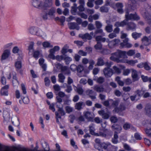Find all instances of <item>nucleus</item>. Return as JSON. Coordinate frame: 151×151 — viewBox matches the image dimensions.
I'll use <instances>...</instances> for the list:
<instances>
[{
  "mask_svg": "<svg viewBox=\"0 0 151 151\" xmlns=\"http://www.w3.org/2000/svg\"><path fill=\"white\" fill-rule=\"evenodd\" d=\"M126 51L118 50L116 52L112 54V55L110 57V59L117 63L123 62L124 61L122 60H119V59L122 58H125L126 57L127 58V57L126 55Z\"/></svg>",
  "mask_w": 151,
  "mask_h": 151,
  "instance_id": "nucleus-1",
  "label": "nucleus"
},
{
  "mask_svg": "<svg viewBox=\"0 0 151 151\" xmlns=\"http://www.w3.org/2000/svg\"><path fill=\"white\" fill-rule=\"evenodd\" d=\"M126 19L125 20H127V22H128L129 20H138L140 19L139 17L137 14H129L128 12H127L125 15Z\"/></svg>",
  "mask_w": 151,
  "mask_h": 151,
  "instance_id": "nucleus-2",
  "label": "nucleus"
},
{
  "mask_svg": "<svg viewBox=\"0 0 151 151\" xmlns=\"http://www.w3.org/2000/svg\"><path fill=\"white\" fill-rule=\"evenodd\" d=\"M82 62L84 65L87 64L88 63L89 64V65L88 69L89 70H91L93 68V65L95 64V61L92 59H90L89 60L88 59L84 58L82 60Z\"/></svg>",
  "mask_w": 151,
  "mask_h": 151,
  "instance_id": "nucleus-3",
  "label": "nucleus"
},
{
  "mask_svg": "<svg viewBox=\"0 0 151 151\" xmlns=\"http://www.w3.org/2000/svg\"><path fill=\"white\" fill-rule=\"evenodd\" d=\"M84 67L82 65H79L77 66V75L79 77H81L84 76V74L82 73V72L84 71L85 73H89V71L84 70Z\"/></svg>",
  "mask_w": 151,
  "mask_h": 151,
  "instance_id": "nucleus-4",
  "label": "nucleus"
},
{
  "mask_svg": "<svg viewBox=\"0 0 151 151\" xmlns=\"http://www.w3.org/2000/svg\"><path fill=\"white\" fill-rule=\"evenodd\" d=\"M125 25H126V29L127 31H135L136 29V24L133 22H127V24Z\"/></svg>",
  "mask_w": 151,
  "mask_h": 151,
  "instance_id": "nucleus-5",
  "label": "nucleus"
},
{
  "mask_svg": "<svg viewBox=\"0 0 151 151\" xmlns=\"http://www.w3.org/2000/svg\"><path fill=\"white\" fill-rule=\"evenodd\" d=\"M144 17L146 20L147 21L149 24L151 26V8L145 13Z\"/></svg>",
  "mask_w": 151,
  "mask_h": 151,
  "instance_id": "nucleus-6",
  "label": "nucleus"
},
{
  "mask_svg": "<svg viewBox=\"0 0 151 151\" xmlns=\"http://www.w3.org/2000/svg\"><path fill=\"white\" fill-rule=\"evenodd\" d=\"M128 38H125L122 42L120 43V48H122L124 47H127L128 48H130L132 46V45L128 42Z\"/></svg>",
  "mask_w": 151,
  "mask_h": 151,
  "instance_id": "nucleus-7",
  "label": "nucleus"
},
{
  "mask_svg": "<svg viewBox=\"0 0 151 151\" xmlns=\"http://www.w3.org/2000/svg\"><path fill=\"white\" fill-rule=\"evenodd\" d=\"M32 4L34 7L38 9L42 8L43 5V3L41 1L38 0H33Z\"/></svg>",
  "mask_w": 151,
  "mask_h": 151,
  "instance_id": "nucleus-8",
  "label": "nucleus"
},
{
  "mask_svg": "<svg viewBox=\"0 0 151 151\" xmlns=\"http://www.w3.org/2000/svg\"><path fill=\"white\" fill-rule=\"evenodd\" d=\"M111 128L114 131V134H118L120 133L122 130V127L118 124H113L111 127Z\"/></svg>",
  "mask_w": 151,
  "mask_h": 151,
  "instance_id": "nucleus-9",
  "label": "nucleus"
},
{
  "mask_svg": "<svg viewBox=\"0 0 151 151\" xmlns=\"http://www.w3.org/2000/svg\"><path fill=\"white\" fill-rule=\"evenodd\" d=\"M104 73L105 76L107 78L110 77L114 73L113 70L109 68H105L104 70Z\"/></svg>",
  "mask_w": 151,
  "mask_h": 151,
  "instance_id": "nucleus-10",
  "label": "nucleus"
},
{
  "mask_svg": "<svg viewBox=\"0 0 151 151\" xmlns=\"http://www.w3.org/2000/svg\"><path fill=\"white\" fill-rule=\"evenodd\" d=\"M139 1H144L146 0H138ZM129 5L131 9L133 10L136 9V2L135 0H129Z\"/></svg>",
  "mask_w": 151,
  "mask_h": 151,
  "instance_id": "nucleus-11",
  "label": "nucleus"
},
{
  "mask_svg": "<svg viewBox=\"0 0 151 151\" xmlns=\"http://www.w3.org/2000/svg\"><path fill=\"white\" fill-rule=\"evenodd\" d=\"M84 116L88 121H93V116L91 112L86 111L84 112Z\"/></svg>",
  "mask_w": 151,
  "mask_h": 151,
  "instance_id": "nucleus-12",
  "label": "nucleus"
},
{
  "mask_svg": "<svg viewBox=\"0 0 151 151\" xmlns=\"http://www.w3.org/2000/svg\"><path fill=\"white\" fill-rule=\"evenodd\" d=\"M69 28L70 29H76L78 30L80 29V27L75 22L69 23L68 24Z\"/></svg>",
  "mask_w": 151,
  "mask_h": 151,
  "instance_id": "nucleus-13",
  "label": "nucleus"
},
{
  "mask_svg": "<svg viewBox=\"0 0 151 151\" xmlns=\"http://www.w3.org/2000/svg\"><path fill=\"white\" fill-rule=\"evenodd\" d=\"M132 78L133 81H135L139 79V77L137 74V71L133 69H132Z\"/></svg>",
  "mask_w": 151,
  "mask_h": 151,
  "instance_id": "nucleus-14",
  "label": "nucleus"
},
{
  "mask_svg": "<svg viewBox=\"0 0 151 151\" xmlns=\"http://www.w3.org/2000/svg\"><path fill=\"white\" fill-rule=\"evenodd\" d=\"M93 32H90V34L88 33H86L82 35L81 37L83 39H86L88 40H91L92 38V36H93Z\"/></svg>",
  "mask_w": 151,
  "mask_h": 151,
  "instance_id": "nucleus-15",
  "label": "nucleus"
},
{
  "mask_svg": "<svg viewBox=\"0 0 151 151\" xmlns=\"http://www.w3.org/2000/svg\"><path fill=\"white\" fill-rule=\"evenodd\" d=\"M86 93V94L89 96L91 99L93 100L96 99V95H93L94 93V91L92 90L88 89L87 90Z\"/></svg>",
  "mask_w": 151,
  "mask_h": 151,
  "instance_id": "nucleus-16",
  "label": "nucleus"
},
{
  "mask_svg": "<svg viewBox=\"0 0 151 151\" xmlns=\"http://www.w3.org/2000/svg\"><path fill=\"white\" fill-rule=\"evenodd\" d=\"M93 89L98 93H102L104 91V89L102 86L96 85L93 87Z\"/></svg>",
  "mask_w": 151,
  "mask_h": 151,
  "instance_id": "nucleus-17",
  "label": "nucleus"
},
{
  "mask_svg": "<svg viewBox=\"0 0 151 151\" xmlns=\"http://www.w3.org/2000/svg\"><path fill=\"white\" fill-rule=\"evenodd\" d=\"M10 51L9 50H4L1 55V60L2 61L7 59L10 55Z\"/></svg>",
  "mask_w": 151,
  "mask_h": 151,
  "instance_id": "nucleus-18",
  "label": "nucleus"
},
{
  "mask_svg": "<svg viewBox=\"0 0 151 151\" xmlns=\"http://www.w3.org/2000/svg\"><path fill=\"white\" fill-rule=\"evenodd\" d=\"M145 109L146 114L149 116L151 117V105H147Z\"/></svg>",
  "mask_w": 151,
  "mask_h": 151,
  "instance_id": "nucleus-19",
  "label": "nucleus"
},
{
  "mask_svg": "<svg viewBox=\"0 0 151 151\" xmlns=\"http://www.w3.org/2000/svg\"><path fill=\"white\" fill-rule=\"evenodd\" d=\"M142 44L145 46L149 45L150 44L149 39L146 36H144L142 39Z\"/></svg>",
  "mask_w": 151,
  "mask_h": 151,
  "instance_id": "nucleus-20",
  "label": "nucleus"
},
{
  "mask_svg": "<svg viewBox=\"0 0 151 151\" xmlns=\"http://www.w3.org/2000/svg\"><path fill=\"white\" fill-rule=\"evenodd\" d=\"M61 72L65 75H69L70 73L68 68L66 66H64L62 68Z\"/></svg>",
  "mask_w": 151,
  "mask_h": 151,
  "instance_id": "nucleus-21",
  "label": "nucleus"
},
{
  "mask_svg": "<svg viewBox=\"0 0 151 151\" xmlns=\"http://www.w3.org/2000/svg\"><path fill=\"white\" fill-rule=\"evenodd\" d=\"M127 24V20H124L123 21L119 22H116L114 24V26L116 27H119L124 26L126 24Z\"/></svg>",
  "mask_w": 151,
  "mask_h": 151,
  "instance_id": "nucleus-22",
  "label": "nucleus"
},
{
  "mask_svg": "<svg viewBox=\"0 0 151 151\" xmlns=\"http://www.w3.org/2000/svg\"><path fill=\"white\" fill-rule=\"evenodd\" d=\"M29 31L30 33L32 34L35 35L36 34L37 35H40L38 33L37 28L35 27H30L29 29Z\"/></svg>",
  "mask_w": 151,
  "mask_h": 151,
  "instance_id": "nucleus-23",
  "label": "nucleus"
},
{
  "mask_svg": "<svg viewBox=\"0 0 151 151\" xmlns=\"http://www.w3.org/2000/svg\"><path fill=\"white\" fill-rule=\"evenodd\" d=\"M110 102L111 104V105L112 107H115L117 106L119 104V99H116L114 101L113 99H109Z\"/></svg>",
  "mask_w": 151,
  "mask_h": 151,
  "instance_id": "nucleus-24",
  "label": "nucleus"
},
{
  "mask_svg": "<svg viewBox=\"0 0 151 151\" xmlns=\"http://www.w3.org/2000/svg\"><path fill=\"white\" fill-rule=\"evenodd\" d=\"M60 105H56V107L58 108L57 112H58L59 114L61 117L62 116H64L65 114V112L64 111L62 107H60Z\"/></svg>",
  "mask_w": 151,
  "mask_h": 151,
  "instance_id": "nucleus-25",
  "label": "nucleus"
},
{
  "mask_svg": "<svg viewBox=\"0 0 151 151\" xmlns=\"http://www.w3.org/2000/svg\"><path fill=\"white\" fill-rule=\"evenodd\" d=\"M83 105L85 106L84 103L83 102H79L75 104V108L78 110H80L82 108V106Z\"/></svg>",
  "mask_w": 151,
  "mask_h": 151,
  "instance_id": "nucleus-26",
  "label": "nucleus"
},
{
  "mask_svg": "<svg viewBox=\"0 0 151 151\" xmlns=\"http://www.w3.org/2000/svg\"><path fill=\"white\" fill-rule=\"evenodd\" d=\"M96 64L98 66H102L104 65V62L103 58L101 57L98 58Z\"/></svg>",
  "mask_w": 151,
  "mask_h": 151,
  "instance_id": "nucleus-27",
  "label": "nucleus"
},
{
  "mask_svg": "<svg viewBox=\"0 0 151 151\" xmlns=\"http://www.w3.org/2000/svg\"><path fill=\"white\" fill-rule=\"evenodd\" d=\"M58 77L59 78L58 81L61 83H63L65 79V77L63 73H59L58 75Z\"/></svg>",
  "mask_w": 151,
  "mask_h": 151,
  "instance_id": "nucleus-28",
  "label": "nucleus"
},
{
  "mask_svg": "<svg viewBox=\"0 0 151 151\" xmlns=\"http://www.w3.org/2000/svg\"><path fill=\"white\" fill-rule=\"evenodd\" d=\"M137 62L138 61L137 60H126V61H124L123 62L126 63L130 65H133L135 64V63H137Z\"/></svg>",
  "mask_w": 151,
  "mask_h": 151,
  "instance_id": "nucleus-29",
  "label": "nucleus"
},
{
  "mask_svg": "<svg viewBox=\"0 0 151 151\" xmlns=\"http://www.w3.org/2000/svg\"><path fill=\"white\" fill-rule=\"evenodd\" d=\"M107 5H105L101 7L100 9V12H108L109 9L106 6Z\"/></svg>",
  "mask_w": 151,
  "mask_h": 151,
  "instance_id": "nucleus-30",
  "label": "nucleus"
},
{
  "mask_svg": "<svg viewBox=\"0 0 151 151\" xmlns=\"http://www.w3.org/2000/svg\"><path fill=\"white\" fill-rule=\"evenodd\" d=\"M69 46L67 45H65L63 47L61 52L63 55H65V54L67 52V50Z\"/></svg>",
  "mask_w": 151,
  "mask_h": 151,
  "instance_id": "nucleus-31",
  "label": "nucleus"
},
{
  "mask_svg": "<svg viewBox=\"0 0 151 151\" xmlns=\"http://www.w3.org/2000/svg\"><path fill=\"white\" fill-rule=\"evenodd\" d=\"M142 33H137L136 32H134L132 33V37L135 40H136L137 38L140 37Z\"/></svg>",
  "mask_w": 151,
  "mask_h": 151,
  "instance_id": "nucleus-32",
  "label": "nucleus"
},
{
  "mask_svg": "<svg viewBox=\"0 0 151 151\" xmlns=\"http://www.w3.org/2000/svg\"><path fill=\"white\" fill-rule=\"evenodd\" d=\"M95 39L96 41H101L103 42H105L106 40V38L102 37L101 36H97L95 37Z\"/></svg>",
  "mask_w": 151,
  "mask_h": 151,
  "instance_id": "nucleus-33",
  "label": "nucleus"
},
{
  "mask_svg": "<svg viewBox=\"0 0 151 151\" xmlns=\"http://www.w3.org/2000/svg\"><path fill=\"white\" fill-rule=\"evenodd\" d=\"M113 70L114 73H117L119 74L121 73V70L120 69L117 67L116 66H114L113 67Z\"/></svg>",
  "mask_w": 151,
  "mask_h": 151,
  "instance_id": "nucleus-34",
  "label": "nucleus"
},
{
  "mask_svg": "<svg viewBox=\"0 0 151 151\" xmlns=\"http://www.w3.org/2000/svg\"><path fill=\"white\" fill-rule=\"evenodd\" d=\"M118 136L116 134H114V137L112 139V142L114 144H116L118 142Z\"/></svg>",
  "mask_w": 151,
  "mask_h": 151,
  "instance_id": "nucleus-35",
  "label": "nucleus"
},
{
  "mask_svg": "<svg viewBox=\"0 0 151 151\" xmlns=\"http://www.w3.org/2000/svg\"><path fill=\"white\" fill-rule=\"evenodd\" d=\"M76 91L79 94L82 95L84 91L82 88L81 87H76Z\"/></svg>",
  "mask_w": 151,
  "mask_h": 151,
  "instance_id": "nucleus-36",
  "label": "nucleus"
},
{
  "mask_svg": "<svg viewBox=\"0 0 151 151\" xmlns=\"http://www.w3.org/2000/svg\"><path fill=\"white\" fill-rule=\"evenodd\" d=\"M3 117L5 120H7L9 119V114L7 111H3Z\"/></svg>",
  "mask_w": 151,
  "mask_h": 151,
  "instance_id": "nucleus-37",
  "label": "nucleus"
},
{
  "mask_svg": "<svg viewBox=\"0 0 151 151\" xmlns=\"http://www.w3.org/2000/svg\"><path fill=\"white\" fill-rule=\"evenodd\" d=\"M135 93L137 94L138 97L140 98L144 94V91L142 89L140 90H138L135 92Z\"/></svg>",
  "mask_w": 151,
  "mask_h": 151,
  "instance_id": "nucleus-38",
  "label": "nucleus"
},
{
  "mask_svg": "<svg viewBox=\"0 0 151 151\" xmlns=\"http://www.w3.org/2000/svg\"><path fill=\"white\" fill-rule=\"evenodd\" d=\"M113 25H106L105 29L108 32H111L113 31Z\"/></svg>",
  "mask_w": 151,
  "mask_h": 151,
  "instance_id": "nucleus-39",
  "label": "nucleus"
},
{
  "mask_svg": "<svg viewBox=\"0 0 151 151\" xmlns=\"http://www.w3.org/2000/svg\"><path fill=\"white\" fill-rule=\"evenodd\" d=\"M64 55V60L65 61L66 64H69V62L72 60V58L69 57H66L65 55Z\"/></svg>",
  "mask_w": 151,
  "mask_h": 151,
  "instance_id": "nucleus-40",
  "label": "nucleus"
},
{
  "mask_svg": "<svg viewBox=\"0 0 151 151\" xmlns=\"http://www.w3.org/2000/svg\"><path fill=\"white\" fill-rule=\"evenodd\" d=\"M135 53V52L134 50H130L126 52V54L129 56H131L133 55Z\"/></svg>",
  "mask_w": 151,
  "mask_h": 151,
  "instance_id": "nucleus-41",
  "label": "nucleus"
},
{
  "mask_svg": "<svg viewBox=\"0 0 151 151\" xmlns=\"http://www.w3.org/2000/svg\"><path fill=\"white\" fill-rule=\"evenodd\" d=\"M113 111L115 112L119 113V114L120 115L122 116H123L124 115L123 114V113H121L120 112L121 111L119 107H118L117 106L115 107L114 109L113 110Z\"/></svg>",
  "mask_w": 151,
  "mask_h": 151,
  "instance_id": "nucleus-42",
  "label": "nucleus"
},
{
  "mask_svg": "<svg viewBox=\"0 0 151 151\" xmlns=\"http://www.w3.org/2000/svg\"><path fill=\"white\" fill-rule=\"evenodd\" d=\"M15 66L16 68L18 69H20L21 68L22 65L21 61H18L15 62Z\"/></svg>",
  "mask_w": 151,
  "mask_h": 151,
  "instance_id": "nucleus-43",
  "label": "nucleus"
},
{
  "mask_svg": "<svg viewBox=\"0 0 151 151\" xmlns=\"http://www.w3.org/2000/svg\"><path fill=\"white\" fill-rule=\"evenodd\" d=\"M104 78L102 77H99L96 79L97 82L100 84L104 82Z\"/></svg>",
  "mask_w": 151,
  "mask_h": 151,
  "instance_id": "nucleus-44",
  "label": "nucleus"
},
{
  "mask_svg": "<svg viewBox=\"0 0 151 151\" xmlns=\"http://www.w3.org/2000/svg\"><path fill=\"white\" fill-rule=\"evenodd\" d=\"M111 122L112 123H115L117 122L118 120V118L115 116H112L110 118Z\"/></svg>",
  "mask_w": 151,
  "mask_h": 151,
  "instance_id": "nucleus-45",
  "label": "nucleus"
},
{
  "mask_svg": "<svg viewBox=\"0 0 151 151\" xmlns=\"http://www.w3.org/2000/svg\"><path fill=\"white\" fill-rule=\"evenodd\" d=\"M77 8L75 7H71V9L70 11V12L73 14L76 15L77 14H78V13L77 12Z\"/></svg>",
  "mask_w": 151,
  "mask_h": 151,
  "instance_id": "nucleus-46",
  "label": "nucleus"
},
{
  "mask_svg": "<svg viewBox=\"0 0 151 151\" xmlns=\"http://www.w3.org/2000/svg\"><path fill=\"white\" fill-rule=\"evenodd\" d=\"M95 35H96L98 34H100L102 35L103 36L104 35V33L103 32V30L101 29H98L96 30L94 32ZM95 36V35L94 36V37Z\"/></svg>",
  "mask_w": 151,
  "mask_h": 151,
  "instance_id": "nucleus-47",
  "label": "nucleus"
},
{
  "mask_svg": "<svg viewBox=\"0 0 151 151\" xmlns=\"http://www.w3.org/2000/svg\"><path fill=\"white\" fill-rule=\"evenodd\" d=\"M66 86V89L65 90V91L68 93H70L71 92L72 90L71 86L69 85H67L66 83H65Z\"/></svg>",
  "mask_w": 151,
  "mask_h": 151,
  "instance_id": "nucleus-48",
  "label": "nucleus"
},
{
  "mask_svg": "<svg viewBox=\"0 0 151 151\" xmlns=\"http://www.w3.org/2000/svg\"><path fill=\"white\" fill-rule=\"evenodd\" d=\"M55 12V10L54 8L52 7L49 10L48 14L50 16H53Z\"/></svg>",
  "mask_w": 151,
  "mask_h": 151,
  "instance_id": "nucleus-49",
  "label": "nucleus"
},
{
  "mask_svg": "<svg viewBox=\"0 0 151 151\" xmlns=\"http://www.w3.org/2000/svg\"><path fill=\"white\" fill-rule=\"evenodd\" d=\"M144 68L145 69L148 70H150L151 69V68L149 65V63L147 62L144 63Z\"/></svg>",
  "mask_w": 151,
  "mask_h": 151,
  "instance_id": "nucleus-50",
  "label": "nucleus"
},
{
  "mask_svg": "<svg viewBox=\"0 0 151 151\" xmlns=\"http://www.w3.org/2000/svg\"><path fill=\"white\" fill-rule=\"evenodd\" d=\"M52 4V0H46L45 2L46 6L50 7Z\"/></svg>",
  "mask_w": 151,
  "mask_h": 151,
  "instance_id": "nucleus-51",
  "label": "nucleus"
},
{
  "mask_svg": "<svg viewBox=\"0 0 151 151\" xmlns=\"http://www.w3.org/2000/svg\"><path fill=\"white\" fill-rule=\"evenodd\" d=\"M64 56L63 55H57L55 58V59H56L59 61H60L62 60H64Z\"/></svg>",
  "mask_w": 151,
  "mask_h": 151,
  "instance_id": "nucleus-52",
  "label": "nucleus"
},
{
  "mask_svg": "<svg viewBox=\"0 0 151 151\" xmlns=\"http://www.w3.org/2000/svg\"><path fill=\"white\" fill-rule=\"evenodd\" d=\"M1 95L7 96L8 95V90H6L3 88L1 89Z\"/></svg>",
  "mask_w": 151,
  "mask_h": 151,
  "instance_id": "nucleus-53",
  "label": "nucleus"
},
{
  "mask_svg": "<svg viewBox=\"0 0 151 151\" xmlns=\"http://www.w3.org/2000/svg\"><path fill=\"white\" fill-rule=\"evenodd\" d=\"M106 42H108V45L110 48H112L115 46L113 40L111 41H109V40H108L106 41Z\"/></svg>",
  "mask_w": 151,
  "mask_h": 151,
  "instance_id": "nucleus-54",
  "label": "nucleus"
},
{
  "mask_svg": "<svg viewBox=\"0 0 151 151\" xmlns=\"http://www.w3.org/2000/svg\"><path fill=\"white\" fill-rule=\"evenodd\" d=\"M42 45L43 47L45 48L52 47V46L51 45L50 43L48 42H44L42 43Z\"/></svg>",
  "mask_w": 151,
  "mask_h": 151,
  "instance_id": "nucleus-55",
  "label": "nucleus"
},
{
  "mask_svg": "<svg viewBox=\"0 0 151 151\" xmlns=\"http://www.w3.org/2000/svg\"><path fill=\"white\" fill-rule=\"evenodd\" d=\"M44 81L45 85L46 86H49L50 83V81L48 77H46L45 78Z\"/></svg>",
  "mask_w": 151,
  "mask_h": 151,
  "instance_id": "nucleus-56",
  "label": "nucleus"
},
{
  "mask_svg": "<svg viewBox=\"0 0 151 151\" xmlns=\"http://www.w3.org/2000/svg\"><path fill=\"white\" fill-rule=\"evenodd\" d=\"M145 132L148 136L151 137V128L145 129Z\"/></svg>",
  "mask_w": 151,
  "mask_h": 151,
  "instance_id": "nucleus-57",
  "label": "nucleus"
},
{
  "mask_svg": "<svg viewBox=\"0 0 151 151\" xmlns=\"http://www.w3.org/2000/svg\"><path fill=\"white\" fill-rule=\"evenodd\" d=\"M95 25L96 28L98 29H100L102 26V24L100 22L98 21H96Z\"/></svg>",
  "mask_w": 151,
  "mask_h": 151,
  "instance_id": "nucleus-58",
  "label": "nucleus"
},
{
  "mask_svg": "<svg viewBox=\"0 0 151 151\" xmlns=\"http://www.w3.org/2000/svg\"><path fill=\"white\" fill-rule=\"evenodd\" d=\"M78 14L82 18L86 19H87L88 17V16L85 13H78Z\"/></svg>",
  "mask_w": 151,
  "mask_h": 151,
  "instance_id": "nucleus-59",
  "label": "nucleus"
},
{
  "mask_svg": "<svg viewBox=\"0 0 151 151\" xmlns=\"http://www.w3.org/2000/svg\"><path fill=\"white\" fill-rule=\"evenodd\" d=\"M95 49L97 50H100L102 48V45L101 43L98 42L97 44L94 46Z\"/></svg>",
  "mask_w": 151,
  "mask_h": 151,
  "instance_id": "nucleus-60",
  "label": "nucleus"
},
{
  "mask_svg": "<svg viewBox=\"0 0 151 151\" xmlns=\"http://www.w3.org/2000/svg\"><path fill=\"white\" fill-rule=\"evenodd\" d=\"M55 115L56 116V119L57 122L58 124L60 123L58 119H61V116L59 114L58 112H55Z\"/></svg>",
  "mask_w": 151,
  "mask_h": 151,
  "instance_id": "nucleus-61",
  "label": "nucleus"
},
{
  "mask_svg": "<svg viewBox=\"0 0 151 151\" xmlns=\"http://www.w3.org/2000/svg\"><path fill=\"white\" fill-rule=\"evenodd\" d=\"M124 82L127 85H130L132 83V81L129 78H127L124 80Z\"/></svg>",
  "mask_w": 151,
  "mask_h": 151,
  "instance_id": "nucleus-62",
  "label": "nucleus"
},
{
  "mask_svg": "<svg viewBox=\"0 0 151 151\" xmlns=\"http://www.w3.org/2000/svg\"><path fill=\"white\" fill-rule=\"evenodd\" d=\"M70 69L73 71L77 70V66L74 64L71 65L70 67Z\"/></svg>",
  "mask_w": 151,
  "mask_h": 151,
  "instance_id": "nucleus-63",
  "label": "nucleus"
},
{
  "mask_svg": "<svg viewBox=\"0 0 151 151\" xmlns=\"http://www.w3.org/2000/svg\"><path fill=\"white\" fill-rule=\"evenodd\" d=\"M88 29L90 30H94L95 29V27L92 24H89L88 26Z\"/></svg>",
  "mask_w": 151,
  "mask_h": 151,
  "instance_id": "nucleus-64",
  "label": "nucleus"
}]
</instances>
